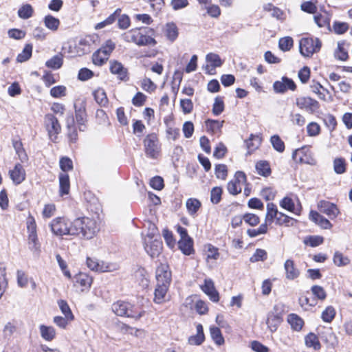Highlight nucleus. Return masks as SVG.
I'll return each mask as SVG.
<instances>
[{
	"label": "nucleus",
	"instance_id": "obj_54",
	"mask_svg": "<svg viewBox=\"0 0 352 352\" xmlns=\"http://www.w3.org/2000/svg\"><path fill=\"white\" fill-rule=\"evenodd\" d=\"M224 110V102L221 98L217 96L214 99L212 106V113L214 116L220 115Z\"/></svg>",
	"mask_w": 352,
	"mask_h": 352
},
{
	"label": "nucleus",
	"instance_id": "obj_27",
	"mask_svg": "<svg viewBox=\"0 0 352 352\" xmlns=\"http://www.w3.org/2000/svg\"><path fill=\"white\" fill-rule=\"evenodd\" d=\"M60 195L63 196L68 195L70 188L69 177L67 173H60L59 176Z\"/></svg>",
	"mask_w": 352,
	"mask_h": 352
},
{
	"label": "nucleus",
	"instance_id": "obj_58",
	"mask_svg": "<svg viewBox=\"0 0 352 352\" xmlns=\"http://www.w3.org/2000/svg\"><path fill=\"white\" fill-rule=\"evenodd\" d=\"M166 36L171 41H175L178 36V30L175 24L173 23L166 25Z\"/></svg>",
	"mask_w": 352,
	"mask_h": 352
},
{
	"label": "nucleus",
	"instance_id": "obj_11",
	"mask_svg": "<svg viewBox=\"0 0 352 352\" xmlns=\"http://www.w3.org/2000/svg\"><path fill=\"white\" fill-rule=\"evenodd\" d=\"M317 331L320 339L322 342H325L328 346L333 347L338 344V338L333 333L331 327H320L318 328Z\"/></svg>",
	"mask_w": 352,
	"mask_h": 352
},
{
	"label": "nucleus",
	"instance_id": "obj_3",
	"mask_svg": "<svg viewBox=\"0 0 352 352\" xmlns=\"http://www.w3.org/2000/svg\"><path fill=\"white\" fill-rule=\"evenodd\" d=\"M321 46L322 43L318 38H302L300 40L299 43L300 52L306 57H310L314 53L318 52Z\"/></svg>",
	"mask_w": 352,
	"mask_h": 352
},
{
	"label": "nucleus",
	"instance_id": "obj_1",
	"mask_svg": "<svg viewBox=\"0 0 352 352\" xmlns=\"http://www.w3.org/2000/svg\"><path fill=\"white\" fill-rule=\"evenodd\" d=\"M98 230L97 222L94 219L80 217L73 220L72 235L85 239H91L94 237Z\"/></svg>",
	"mask_w": 352,
	"mask_h": 352
},
{
	"label": "nucleus",
	"instance_id": "obj_41",
	"mask_svg": "<svg viewBox=\"0 0 352 352\" xmlns=\"http://www.w3.org/2000/svg\"><path fill=\"white\" fill-rule=\"evenodd\" d=\"M58 305L61 312L67 320H73L74 319V316L67 301L65 300H58Z\"/></svg>",
	"mask_w": 352,
	"mask_h": 352
},
{
	"label": "nucleus",
	"instance_id": "obj_64",
	"mask_svg": "<svg viewBox=\"0 0 352 352\" xmlns=\"http://www.w3.org/2000/svg\"><path fill=\"white\" fill-rule=\"evenodd\" d=\"M50 95L53 98H60L66 95V87L63 85L54 87L50 90Z\"/></svg>",
	"mask_w": 352,
	"mask_h": 352
},
{
	"label": "nucleus",
	"instance_id": "obj_26",
	"mask_svg": "<svg viewBox=\"0 0 352 352\" xmlns=\"http://www.w3.org/2000/svg\"><path fill=\"white\" fill-rule=\"evenodd\" d=\"M87 265L92 271L104 272L109 271V267L103 261H99L96 258L87 257Z\"/></svg>",
	"mask_w": 352,
	"mask_h": 352
},
{
	"label": "nucleus",
	"instance_id": "obj_8",
	"mask_svg": "<svg viewBox=\"0 0 352 352\" xmlns=\"http://www.w3.org/2000/svg\"><path fill=\"white\" fill-rule=\"evenodd\" d=\"M44 124L50 139L55 142L58 134L61 131V126L57 118L53 114L48 113L45 116Z\"/></svg>",
	"mask_w": 352,
	"mask_h": 352
},
{
	"label": "nucleus",
	"instance_id": "obj_5",
	"mask_svg": "<svg viewBox=\"0 0 352 352\" xmlns=\"http://www.w3.org/2000/svg\"><path fill=\"white\" fill-rule=\"evenodd\" d=\"M113 311L119 316H126L139 319L142 316V313L133 310V306L128 302L118 300L112 305Z\"/></svg>",
	"mask_w": 352,
	"mask_h": 352
},
{
	"label": "nucleus",
	"instance_id": "obj_52",
	"mask_svg": "<svg viewBox=\"0 0 352 352\" xmlns=\"http://www.w3.org/2000/svg\"><path fill=\"white\" fill-rule=\"evenodd\" d=\"M223 190L221 187L216 186L210 191V201L213 204H218L221 200Z\"/></svg>",
	"mask_w": 352,
	"mask_h": 352
},
{
	"label": "nucleus",
	"instance_id": "obj_62",
	"mask_svg": "<svg viewBox=\"0 0 352 352\" xmlns=\"http://www.w3.org/2000/svg\"><path fill=\"white\" fill-rule=\"evenodd\" d=\"M243 219H244V221L249 224L251 226H256L260 222L259 217L254 214L252 213H246L243 216Z\"/></svg>",
	"mask_w": 352,
	"mask_h": 352
},
{
	"label": "nucleus",
	"instance_id": "obj_4",
	"mask_svg": "<svg viewBox=\"0 0 352 352\" xmlns=\"http://www.w3.org/2000/svg\"><path fill=\"white\" fill-rule=\"evenodd\" d=\"M73 221L64 217H56L50 224L52 232L57 236L72 235Z\"/></svg>",
	"mask_w": 352,
	"mask_h": 352
},
{
	"label": "nucleus",
	"instance_id": "obj_28",
	"mask_svg": "<svg viewBox=\"0 0 352 352\" xmlns=\"http://www.w3.org/2000/svg\"><path fill=\"white\" fill-rule=\"evenodd\" d=\"M282 320V317L279 314L270 313L267 319L268 328L272 332L276 331Z\"/></svg>",
	"mask_w": 352,
	"mask_h": 352
},
{
	"label": "nucleus",
	"instance_id": "obj_10",
	"mask_svg": "<svg viewBox=\"0 0 352 352\" xmlns=\"http://www.w3.org/2000/svg\"><path fill=\"white\" fill-rule=\"evenodd\" d=\"M75 117L80 131H85L87 129V115L86 105L84 102L74 104Z\"/></svg>",
	"mask_w": 352,
	"mask_h": 352
},
{
	"label": "nucleus",
	"instance_id": "obj_15",
	"mask_svg": "<svg viewBox=\"0 0 352 352\" xmlns=\"http://www.w3.org/2000/svg\"><path fill=\"white\" fill-rule=\"evenodd\" d=\"M156 279L159 283L170 285L171 282V272L169 266L160 263L156 269Z\"/></svg>",
	"mask_w": 352,
	"mask_h": 352
},
{
	"label": "nucleus",
	"instance_id": "obj_22",
	"mask_svg": "<svg viewBox=\"0 0 352 352\" xmlns=\"http://www.w3.org/2000/svg\"><path fill=\"white\" fill-rule=\"evenodd\" d=\"M169 286L170 285L159 283L157 282L156 288L154 292V302L155 303L161 304L165 301V298Z\"/></svg>",
	"mask_w": 352,
	"mask_h": 352
},
{
	"label": "nucleus",
	"instance_id": "obj_13",
	"mask_svg": "<svg viewBox=\"0 0 352 352\" xmlns=\"http://www.w3.org/2000/svg\"><path fill=\"white\" fill-rule=\"evenodd\" d=\"M318 208L320 212L327 214L331 219L337 217L340 213L336 204L326 200H320L318 203Z\"/></svg>",
	"mask_w": 352,
	"mask_h": 352
},
{
	"label": "nucleus",
	"instance_id": "obj_18",
	"mask_svg": "<svg viewBox=\"0 0 352 352\" xmlns=\"http://www.w3.org/2000/svg\"><path fill=\"white\" fill-rule=\"evenodd\" d=\"M109 63V69L113 74L118 75V78L121 80L126 81L129 79L127 69L120 62L110 60Z\"/></svg>",
	"mask_w": 352,
	"mask_h": 352
},
{
	"label": "nucleus",
	"instance_id": "obj_44",
	"mask_svg": "<svg viewBox=\"0 0 352 352\" xmlns=\"http://www.w3.org/2000/svg\"><path fill=\"white\" fill-rule=\"evenodd\" d=\"M256 169L259 175L264 177H267L271 173L270 164L266 161H259L257 162Z\"/></svg>",
	"mask_w": 352,
	"mask_h": 352
},
{
	"label": "nucleus",
	"instance_id": "obj_34",
	"mask_svg": "<svg viewBox=\"0 0 352 352\" xmlns=\"http://www.w3.org/2000/svg\"><path fill=\"white\" fill-rule=\"evenodd\" d=\"M39 329L41 336L44 340L51 341L55 338L56 331L54 327L41 324Z\"/></svg>",
	"mask_w": 352,
	"mask_h": 352
},
{
	"label": "nucleus",
	"instance_id": "obj_40",
	"mask_svg": "<svg viewBox=\"0 0 352 352\" xmlns=\"http://www.w3.org/2000/svg\"><path fill=\"white\" fill-rule=\"evenodd\" d=\"M210 333L212 339L217 345L221 346L224 343V338L219 327H211L210 328Z\"/></svg>",
	"mask_w": 352,
	"mask_h": 352
},
{
	"label": "nucleus",
	"instance_id": "obj_43",
	"mask_svg": "<svg viewBox=\"0 0 352 352\" xmlns=\"http://www.w3.org/2000/svg\"><path fill=\"white\" fill-rule=\"evenodd\" d=\"M279 212L277 210L276 206L273 203H268L267 204V213L265 216V221L272 222L276 219Z\"/></svg>",
	"mask_w": 352,
	"mask_h": 352
},
{
	"label": "nucleus",
	"instance_id": "obj_2",
	"mask_svg": "<svg viewBox=\"0 0 352 352\" xmlns=\"http://www.w3.org/2000/svg\"><path fill=\"white\" fill-rule=\"evenodd\" d=\"M144 151L148 158L156 160L161 155V144L156 133L148 134L143 140Z\"/></svg>",
	"mask_w": 352,
	"mask_h": 352
},
{
	"label": "nucleus",
	"instance_id": "obj_46",
	"mask_svg": "<svg viewBox=\"0 0 352 352\" xmlns=\"http://www.w3.org/2000/svg\"><path fill=\"white\" fill-rule=\"evenodd\" d=\"M45 25L51 30H56L60 25L58 19L49 14L44 18Z\"/></svg>",
	"mask_w": 352,
	"mask_h": 352
},
{
	"label": "nucleus",
	"instance_id": "obj_16",
	"mask_svg": "<svg viewBox=\"0 0 352 352\" xmlns=\"http://www.w3.org/2000/svg\"><path fill=\"white\" fill-rule=\"evenodd\" d=\"M273 88L276 93L283 94L287 89L294 91L296 86L293 80L287 77H283L282 81H276L274 82Z\"/></svg>",
	"mask_w": 352,
	"mask_h": 352
},
{
	"label": "nucleus",
	"instance_id": "obj_9",
	"mask_svg": "<svg viewBox=\"0 0 352 352\" xmlns=\"http://www.w3.org/2000/svg\"><path fill=\"white\" fill-rule=\"evenodd\" d=\"M292 158L300 164H307L312 166L316 164V160L307 146H302L300 148L296 149L292 153Z\"/></svg>",
	"mask_w": 352,
	"mask_h": 352
},
{
	"label": "nucleus",
	"instance_id": "obj_31",
	"mask_svg": "<svg viewBox=\"0 0 352 352\" xmlns=\"http://www.w3.org/2000/svg\"><path fill=\"white\" fill-rule=\"evenodd\" d=\"M187 211L190 216H195L201 207V201L196 198H189L186 203Z\"/></svg>",
	"mask_w": 352,
	"mask_h": 352
},
{
	"label": "nucleus",
	"instance_id": "obj_7",
	"mask_svg": "<svg viewBox=\"0 0 352 352\" xmlns=\"http://www.w3.org/2000/svg\"><path fill=\"white\" fill-rule=\"evenodd\" d=\"M116 47L115 43L108 40L105 45L93 54L92 60L96 65H102L109 58V55Z\"/></svg>",
	"mask_w": 352,
	"mask_h": 352
},
{
	"label": "nucleus",
	"instance_id": "obj_61",
	"mask_svg": "<svg viewBox=\"0 0 352 352\" xmlns=\"http://www.w3.org/2000/svg\"><path fill=\"white\" fill-rule=\"evenodd\" d=\"M59 164L60 169L64 173H66L73 169V162L72 160L67 157H61Z\"/></svg>",
	"mask_w": 352,
	"mask_h": 352
},
{
	"label": "nucleus",
	"instance_id": "obj_20",
	"mask_svg": "<svg viewBox=\"0 0 352 352\" xmlns=\"http://www.w3.org/2000/svg\"><path fill=\"white\" fill-rule=\"evenodd\" d=\"M309 219L323 229H330L332 228L331 223L316 211L311 210L310 212Z\"/></svg>",
	"mask_w": 352,
	"mask_h": 352
},
{
	"label": "nucleus",
	"instance_id": "obj_60",
	"mask_svg": "<svg viewBox=\"0 0 352 352\" xmlns=\"http://www.w3.org/2000/svg\"><path fill=\"white\" fill-rule=\"evenodd\" d=\"M280 206L290 211V212H293L296 214H298V212H295V206H294V201L292 200V198L290 197H284L280 201Z\"/></svg>",
	"mask_w": 352,
	"mask_h": 352
},
{
	"label": "nucleus",
	"instance_id": "obj_29",
	"mask_svg": "<svg viewBox=\"0 0 352 352\" xmlns=\"http://www.w3.org/2000/svg\"><path fill=\"white\" fill-rule=\"evenodd\" d=\"M12 146L18 155L19 160L23 163L28 160V155L23 148V145L19 140H12Z\"/></svg>",
	"mask_w": 352,
	"mask_h": 352
},
{
	"label": "nucleus",
	"instance_id": "obj_38",
	"mask_svg": "<svg viewBox=\"0 0 352 352\" xmlns=\"http://www.w3.org/2000/svg\"><path fill=\"white\" fill-rule=\"evenodd\" d=\"M63 63V55L61 54L54 56L46 61L45 66L52 69H58L61 67Z\"/></svg>",
	"mask_w": 352,
	"mask_h": 352
},
{
	"label": "nucleus",
	"instance_id": "obj_17",
	"mask_svg": "<svg viewBox=\"0 0 352 352\" xmlns=\"http://www.w3.org/2000/svg\"><path fill=\"white\" fill-rule=\"evenodd\" d=\"M9 175L12 182L19 185L25 179L26 173L23 166L20 163H17L14 168L9 171Z\"/></svg>",
	"mask_w": 352,
	"mask_h": 352
},
{
	"label": "nucleus",
	"instance_id": "obj_14",
	"mask_svg": "<svg viewBox=\"0 0 352 352\" xmlns=\"http://www.w3.org/2000/svg\"><path fill=\"white\" fill-rule=\"evenodd\" d=\"M154 31L153 29L149 28H141L140 34L138 37L139 46L152 45L154 46L156 44V41L152 37Z\"/></svg>",
	"mask_w": 352,
	"mask_h": 352
},
{
	"label": "nucleus",
	"instance_id": "obj_47",
	"mask_svg": "<svg viewBox=\"0 0 352 352\" xmlns=\"http://www.w3.org/2000/svg\"><path fill=\"white\" fill-rule=\"evenodd\" d=\"M34 12V10L30 4L22 6L18 10V16L23 19L30 18Z\"/></svg>",
	"mask_w": 352,
	"mask_h": 352
},
{
	"label": "nucleus",
	"instance_id": "obj_23",
	"mask_svg": "<svg viewBox=\"0 0 352 352\" xmlns=\"http://www.w3.org/2000/svg\"><path fill=\"white\" fill-rule=\"evenodd\" d=\"M144 249L151 257L155 258L160 254L162 249V243L160 240L155 239L151 241L149 244L146 243Z\"/></svg>",
	"mask_w": 352,
	"mask_h": 352
},
{
	"label": "nucleus",
	"instance_id": "obj_12",
	"mask_svg": "<svg viewBox=\"0 0 352 352\" xmlns=\"http://www.w3.org/2000/svg\"><path fill=\"white\" fill-rule=\"evenodd\" d=\"M296 105L301 109L314 113L320 108L319 102L311 97H300L296 100Z\"/></svg>",
	"mask_w": 352,
	"mask_h": 352
},
{
	"label": "nucleus",
	"instance_id": "obj_53",
	"mask_svg": "<svg viewBox=\"0 0 352 352\" xmlns=\"http://www.w3.org/2000/svg\"><path fill=\"white\" fill-rule=\"evenodd\" d=\"M333 170L337 174H342L346 172L345 160L342 157L336 158L333 161Z\"/></svg>",
	"mask_w": 352,
	"mask_h": 352
},
{
	"label": "nucleus",
	"instance_id": "obj_6",
	"mask_svg": "<svg viewBox=\"0 0 352 352\" xmlns=\"http://www.w3.org/2000/svg\"><path fill=\"white\" fill-rule=\"evenodd\" d=\"M28 232L29 249L34 253L38 254L41 251V244L38 241L36 234V224L33 217L29 218L27 222Z\"/></svg>",
	"mask_w": 352,
	"mask_h": 352
},
{
	"label": "nucleus",
	"instance_id": "obj_37",
	"mask_svg": "<svg viewBox=\"0 0 352 352\" xmlns=\"http://www.w3.org/2000/svg\"><path fill=\"white\" fill-rule=\"evenodd\" d=\"M96 102L101 107H105L108 104V98L106 92L102 88H98L93 93Z\"/></svg>",
	"mask_w": 352,
	"mask_h": 352
},
{
	"label": "nucleus",
	"instance_id": "obj_25",
	"mask_svg": "<svg viewBox=\"0 0 352 352\" xmlns=\"http://www.w3.org/2000/svg\"><path fill=\"white\" fill-rule=\"evenodd\" d=\"M331 15L326 12L323 11L320 13H316L314 16V21L320 28H327L330 29V21H331Z\"/></svg>",
	"mask_w": 352,
	"mask_h": 352
},
{
	"label": "nucleus",
	"instance_id": "obj_51",
	"mask_svg": "<svg viewBox=\"0 0 352 352\" xmlns=\"http://www.w3.org/2000/svg\"><path fill=\"white\" fill-rule=\"evenodd\" d=\"M276 223L278 225H285L287 226H293V222L294 219L280 212H279L278 214L275 219Z\"/></svg>",
	"mask_w": 352,
	"mask_h": 352
},
{
	"label": "nucleus",
	"instance_id": "obj_50",
	"mask_svg": "<svg viewBox=\"0 0 352 352\" xmlns=\"http://www.w3.org/2000/svg\"><path fill=\"white\" fill-rule=\"evenodd\" d=\"M267 258V253L265 250L256 249L254 254L250 257V261L252 263H256L258 261H264Z\"/></svg>",
	"mask_w": 352,
	"mask_h": 352
},
{
	"label": "nucleus",
	"instance_id": "obj_55",
	"mask_svg": "<svg viewBox=\"0 0 352 352\" xmlns=\"http://www.w3.org/2000/svg\"><path fill=\"white\" fill-rule=\"evenodd\" d=\"M279 48L283 51H289L293 46V39L290 36L280 38L278 42Z\"/></svg>",
	"mask_w": 352,
	"mask_h": 352
},
{
	"label": "nucleus",
	"instance_id": "obj_35",
	"mask_svg": "<svg viewBox=\"0 0 352 352\" xmlns=\"http://www.w3.org/2000/svg\"><path fill=\"white\" fill-rule=\"evenodd\" d=\"M319 336L313 333H309L305 338V344L307 347H312L315 350H319L321 348L319 342Z\"/></svg>",
	"mask_w": 352,
	"mask_h": 352
},
{
	"label": "nucleus",
	"instance_id": "obj_48",
	"mask_svg": "<svg viewBox=\"0 0 352 352\" xmlns=\"http://www.w3.org/2000/svg\"><path fill=\"white\" fill-rule=\"evenodd\" d=\"M270 142L273 148L279 153L285 151V143L278 135H274L270 138Z\"/></svg>",
	"mask_w": 352,
	"mask_h": 352
},
{
	"label": "nucleus",
	"instance_id": "obj_24",
	"mask_svg": "<svg viewBox=\"0 0 352 352\" xmlns=\"http://www.w3.org/2000/svg\"><path fill=\"white\" fill-rule=\"evenodd\" d=\"M93 43L94 40L90 36L81 38L76 45V47L78 48L77 52L79 55L89 53L91 51V45Z\"/></svg>",
	"mask_w": 352,
	"mask_h": 352
},
{
	"label": "nucleus",
	"instance_id": "obj_33",
	"mask_svg": "<svg viewBox=\"0 0 352 352\" xmlns=\"http://www.w3.org/2000/svg\"><path fill=\"white\" fill-rule=\"evenodd\" d=\"M92 281V278L88 274L84 273H79L74 277V282L86 289L91 287Z\"/></svg>",
	"mask_w": 352,
	"mask_h": 352
},
{
	"label": "nucleus",
	"instance_id": "obj_19",
	"mask_svg": "<svg viewBox=\"0 0 352 352\" xmlns=\"http://www.w3.org/2000/svg\"><path fill=\"white\" fill-rule=\"evenodd\" d=\"M201 289L212 302H217L219 300V292L215 289L214 283L211 279H205Z\"/></svg>",
	"mask_w": 352,
	"mask_h": 352
},
{
	"label": "nucleus",
	"instance_id": "obj_59",
	"mask_svg": "<svg viewBox=\"0 0 352 352\" xmlns=\"http://www.w3.org/2000/svg\"><path fill=\"white\" fill-rule=\"evenodd\" d=\"M312 294L318 300H323L327 297V294L322 287L319 285H314L311 288Z\"/></svg>",
	"mask_w": 352,
	"mask_h": 352
},
{
	"label": "nucleus",
	"instance_id": "obj_36",
	"mask_svg": "<svg viewBox=\"0 0 352 352\" xmlns=\"http://www.w3.org/2000/svg\"><path fill=\"white\" fill-rule=\"evenodd\" d=\"M140 28L132 29L122 34V38L126 42H132L138 44V37L140 34Z\"/></svg>",
	"mask_w": 352,
	"mask_h": 352
},
{
	"label": "nucleus",
	"instance_id": "obj_45",
	"mask_svg": "<svg viewBox=\"0 0 352 352\" xmlns=\"http://www.w3.org/2000/svg\"><path fill=\"white\" fill-rule=\"evenodd\" d=\"M224 121H219L216 120L208 119L206 121L207 130L212 133H217L220 131L223 125Z\"/></svg>",
	"mask_w": 352,
	"mask_h": 352
},
{
	"label": "nucleus",
	"instance_id": "obj_57",
	"mask_svg": "<svg viewBox=\"0 0 352 352\" xmlns=\"http://www.w3.org/2000/svg\"><path fill=\"white\" fill-rule=\"evenodd\" d=\"M206 59L207 62L210 63L211 66L214 68L220 67L223 63L219 56L214 53L208 54L206 55Z\"/></svg>",
	"mask_w": 352,
	"mask_h": 352
},
{
	"label": "nucleus",
	"instance_id": "obj_49",
	"mask_svg": "<svg viewBox=\"0 0 352 352\" xmlns=\"http://www.w3.org/2000/svg\"><path fill=\"white\" fill-rule=\"evenodd\" d=\"M333 260L334 264L338 267L347 265L350 263L349 258L340 252H335Z\"/></svg>",
	"mask_w": 352,
	"mask_h": 352
},
{
	"label": "nucleus",
	"instance_id": "obj_56",
	"mask_svg": "<svg viewBox=\"0 0 352 352\" xmlns=\"http://www.w3.org/2000/svg\"><path fill=\"white\" fill-rule=\"evenodd\" d=\"M336 316L335 309L332 306L327 307L322 313V319L326 322H330Z\"/></svg>",
	"mask_w": 352,
	"mask_h": 352
},
{
	"label": "nucleus",
	"instance_id": "obj_39",
	"mask_svg": "<svg viewBox=\"0 0 352 352\" xmlns=\"http://www.w3.org/2000/svg\"><path fill=\"white\" fill-rule=\"evenodd\" d=\"M308 294H309V292H307L306 295L300 296L298 299L300 305L305 310L310 307L316 306L318 303L316 298H309L307 296Z\"/></svg>",
	"mask_w": 352,
	"mask_h": 352
},
{
	"label": "nucleus",
	"instance_id": "obj_21",
	"mask_svg": "<svg viewBox=\"0 0 352 352\" xmlns=\"http://www.w3.org/2000/svg\"><path fill=\"white\" fill-rule=\"evenodd\" d=\"M285 276L288 280H294L300 275V271L295 267L294 262L292 259H287L284 264Z\"/></svg>",
	"mask_w": 352,
	"mask_h": 352
},
{
	"label": "nucleus",
	"instance_id": "obj_32",
	"mask_svg": "<svg viewBox=\"0 0 352 352\" xmlns=\"http://www.w3.org/2000/svg\"><path fill=\"white\" fill-rule=\"evenodd\" d=\"M180 250L186 255H190L193 253V241L190 237L186 239H180L178 242Z\"/></svg>",
	"mask_w": 352,
	"mask_h": 352
},
{
	"label": "nucleus",
	"instance_id": "obj_30",
	"mask_svg": "<svg viewBox=\"0 0 352 352\" xmlns=\"http://www.w3.org/2000/svg\"><path fill=\"white\" fill-rule=\"evenodd\" d=\"M287 322L292 329L299 331L304 325L303 320L296 314H290L287 316Z\"/></svg>",
	"mask_w": 352,
	"mask_h": 352
},
{
	"label": "nucleus",
	"instance_id": "obj_42",
	"mask_svg": "<svg viewBox=\"0 0 352 352\" xmlns=\"http://www.w3.org/2000/svg\"><path fill=\"white\" fill-rule=\"evenodd\" d=\"M32 45L31 44H26L21 53L19 54L16 57V60L19 63H23L27 61L32 56Z\"/></svg>",
	"mask_w": 352,
	"mask_h": 352
},
{
	"label": "nucleus",
	"instance_id": "obj_63",
	"mask_svg": "<svg viewBox=\"0 0 352 352\" xmlns=\"http://www.w3.org/2000/svg\"><path fill=\"white\" fill-rule=\"evenodd\" d=\"M324 122L329 131H333L337 125L336 118L331 114H327L324 117Z\"/></svg>",
	"mask_w": 352,
	"mask_h": 352
}]
</instances>
